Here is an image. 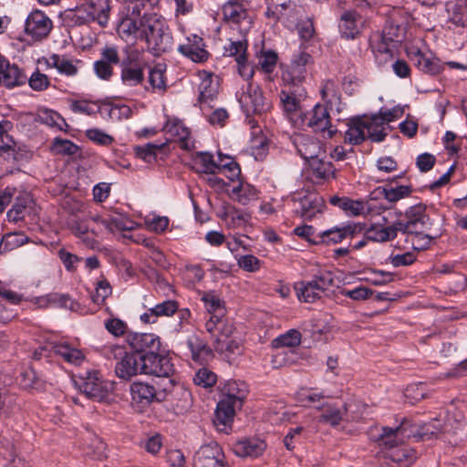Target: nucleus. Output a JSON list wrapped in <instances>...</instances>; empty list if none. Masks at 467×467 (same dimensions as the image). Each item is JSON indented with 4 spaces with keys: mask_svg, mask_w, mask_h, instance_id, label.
<instances>
[{
    "mask_svg": "<svg viewBox=\"0 0 467 467\" xmlns=\"http://www.w3.org/2000/svg\"><path fill=\"white\" fill-rule=\"evenodd\" d=\"M244 382L228 381L223 388L224 397L215 410L213 424L220 432L228 433L232 429L235 409H240L247 395Z\"/></svg>",
    "mask_w": 467,
    "mask_h": 467,
    "instance_id": "nucleus-1",
    "label": "nucleus"
},
{
    "mask_svg": "<svg viewBox=\"0 0 467 467\" xmlns=\"http://www.w3.org/2000/svg\"><path fill=\"white\" fill-rule=\"evenodd\" d=\"M146 33L142 35V40H145L148 48L150 49L155 56L168 52L172 49V36L166 26L165 22L156 14L148 20L146 24Z\"/></svg>",
    "mask_w": 467,
    "mask_h": 467,
    "instance_id": "nucleus-2",
    "label": "nucleus"
},
{
    "mask_svg": "<svg viewBox=\"0 0 467 467\" xmlns=\"http://www.w3.org/2000/svg\"><path fill=\"white\" fill-rule=\"evenodd\" d=\"M155 14H140L138 5H134L131 10H128L127 15L121 17L118 24L117 32L119 36L129 41L132 38L142 40V35L146 33V24L150 16Z\"/></svg>",
    "mask_w": 467,
    "mask_h": 467,
    "instance_id": "nucleus-3",
    "label": "nucleus"
},
{
    "mask_svg": "<svg viewBox=\"0 0 467 467\" xmlns=\"http://www.w3.org/2000/svg\"><path fill=\"white\" fill-rule=\"evenodd\" d=\"M223 20L233 29H236L242 36H245L251 29L253 19L246 5L241 0H230L222 8Z\"/></svg>",
    "mask_w": 467,
    "mask_h": 467,
    "instance_id": "nucleus-4",
    "label": "nucleus"
},
{
    "mask_svg": "<svg viewBox=\"0 0 467 467\" xmlns=\"http://www.w3.org/2000/svg\"><path fill=\"white\" fill-rule=\"evenodd\" d=\"M301 121L302 125L328 139H331L337 132L336 129H332L331 117L326 105L317 104L307 114L304 115Z\"/></svg>",
    "mask_w": 467,
    "mask_h": 467,
    "instance_id": "nucleus-5",
    "label": "nucleus"
},
{
    "mask_svg": "<svg viewBox=\"0 0 467 467\" xmlns=\"http://www.w3.org/2000/svg\"><path fill=\"white\" fill-rule=\"evenodd\" d=\"M110 12V0H88L76 10L77 20L82 24L98 22L100 26L107 25Z\"/></svg>",
    "mask_w": 467,
    "mask_h": 467,
    "instance_id": "nucleus-6",
    "label": "nucleus"
},
{
    "mask_svg": "<svg viewBox=\"0 0 467 467\" xmlns=\"http://www.w3.org/2000/svg\"><path fill=\"white\" fill-rule=\"evenodd\" d=\"M292 83L285 84L279 93L280 103L285 114L291 115L302 110V103L307 97L306 88L296 83L292 78Z\"/></svg>",
    "mask_w": 467,
    "mask_h": 467,
    "instance_id": "nucleus-7",
    "label": "nucleus"
},
{
    "mask_svg": "<svg viewBox=\"0 0 467 467\" xmlns=\"http://www.w3.org/2000/svg\"><path fill=\"white\" fill-rule=\"evenodd\" d=\"M193 467H230L221 446L212 441L202 445L193 457Z\"/></svg>",
    "mask_w": 467,
    "mask_h": 467,
    "instance_id": "nucleus-8",
    "label": "nucleus"
},
{
    "mask_svg": "<svg viewBox=\"0 0 467 467\" xmlns=\"http://www.w3.org/2000/svg\"><path fill=\"white\" fill-rule=\"evenodd\" d=\"M142 372L158 378H170L175 374V368L168 355L155 352L152 355L142 356Z\"/></svg>",
    "mask_w": 467,
    "mask_h": 467,
    "instance_id": "nucleus-9",
    "label": "nucleus"
},
{
    "mask_svg": "<svg viewBox=\"0 0 467 467\" xmlns=\"http://www.w3.org/2000/svg\"><path fill=\"white\" fill-rule=\"evenodd\" d=\"M78 388L88 399L99 402L107 400L111 391L110 383L102 380L97 371L88 372L81 379Z\"/></svg>",
    "mask_w": 467,
    "mask_h": 467,
    "instance_id": "nucleus-10",
    "label": "nucleus"
},
{
    "mask_svg": "<svg viewBox=\"0 0 467 467\" xmlns=\"http://www.w3.org/2000/svg\"><path fill=\"white\" fill-rule=\"evenodd\" d=\"M127 342L140 356H149L161 352V341L160 337L151 333H131L127 337Z\"/></svg>",
    "mask_w": 467,
    "mask_h": 467,
    "instance_id": "nucleus-11",
    "label": "nucleus"
},
{
    "mask_svg": "<svg viewBox=\"0 0 467 467\" xmlns=\"http://www.w3.org/2000/svg\"><path fill=\"white\" fill-rule=\"evenodd\" d=\"M239 100L247 115H261L269 109L261 88L252 84L248 85L247 90L242 94Z\"/></svg>",
    "mask_w": 467,
    "mask_h": 467,
    "instance_id": "nucleus-12",
    "label": "nucleus"
},
{
    "mask_svg": "<svg viewBox=\"0 0 467 467\" xmlns=\"http://www.w3.org/2000/svg\"><path fill=\"white\" fill-rule=\"evenodd\" d=\"M297 153L306 161L325 154L322 143L316 138L303 133H296L291 137Z\"/></svg>",
    "mask_w": 467,
    "mask_h": 467,
    "instance_id": "nucleus-13",
    "label": "nucleus"
},
{
    "mask_svg": "<svg viewBox=\"0 0 467 467\" xmlns=\"http://www.w3.org/2000/svg\"><path fill=\"white\" fill-rule=\"evenodd\" d=\"M401 31L402 28L399 25L395 24L392 19H388L381 33L374 36L378 41L375 49L382 54L390 53V48L402 41Z\"/></svg>",
    "mask_w": 467,
    "mask_h": 467,
    "instance_id": "nucleus-14",
    "label": "nucleus"
},
{
    "mask_svg": "<svg viewBox=\"0 0 467 467\" xmlns=\"http://www.w3.org/2000/svg\"><path fill=\"white\" fill-rule=\"evenodd\" d=\"M52 26L51 19L45 13L36 10L27 16L25 31L34 39L41 40L48 36Z\"/></svg>",
    "mask_w": 467,
    "mask_h": 467,
    "instance_id": "nucleus-15",
    "label": "nucleus"
},
{
    "mask_svg": "<svg viewBox=\"0 0 467 467\" xmlns=\"http://www.w3.org/2000/svg\"><path fill=\"white\" fill-rule=\"evenodd\" d=\"M401 426L396 428L374 426L369 430V437L379 446L389 451L401 442Z\"/></svg>",
    "mask_w": 467,
    "mask_h": 467,
    "instance_id": "nucleus-16",
    "label": "nucleus"
},
{
    "mask_svg": "<svg viewBox=\"0 0 467 467\" xmlns=\"http://www.w3.org/2000/svg\"><path fill=\"white\" fill-rule=\"evenodd\" d=\"M120 62L118 48L107 46L101 51V58L94 63L96 75L104 80H109L113 75V65Z\"/></svg>",
    "mask_w": 467,
    "mask_h": 467,
    "instance_id": "nucleus-17",
    "label": "nucleus"
},
{
    "mask_svg": "<svg viewBox=\"0 0 467 467\" xmlns=\"http://www.w3.org/2000/svg\"><path fill=\"white\" fill-rule=\"evenodd\" d=\"M293 200L299 202V208L296 209V213L306 220H311L317 213H321L325 208V201L317 193H306L302 197H294Z\"/></svg>",
    "mask_w": 467,
    "mask_h": 467,
    "instance_id": "nucleus-18",
    "label": "nucleus"
},
{
    "mask_svg": "<svg viewBox=\"0 0 467 467\" xmlns=\"http://www.w3.org/2000/svg\"><path fill=\"white\" fill-rule=\"evenodd\" d=\"M362 16L356 10H346L340 16L338 30L342 38L356 39L361 34Z\"/></svg>",
    "mask_w": 467,
    "mask_h": 467,
    "instance_id": "nucleus-19",
    "label": "nucleus"
},
{
    "mask_svg": "<svg viewBox=\"0 0 467 467\" xmlns=\"http://www.w3.org/2000/svg\"><path fill=\"white\" fill-rule=\"evenodd\" d=\"M142 356L136 353H127L122 359L118 361L115 366V373L118 378L130 380L131 378L143 374L142 372Z\"/></svg>",
    "mask_w": 467,
    "mask_h": 467,
    "instance_id": "nucleus-20",
    "label": "nucleus"
},
{
    "mask_svg": "<svg viewBox=\"0 0 467 467\" xmlns=\"http://www.w3.org/2000/svg\"><path fill=\"white\" fill-rule=\"evenodd\" d=\"M179 51L195 63H203L209 58V52L205 49L203 39L193 35L187 38V43L179 47Z\"/></svg>",
    "mask_w": 467,
    "mask_h": 467,
    "instance_id": "nucleus-21",
    "label": "nucleus"
},
{
    "mask_svg": "<svg viewBox=\"0 0 467 467\" xmlns=\"http://www.w3.org/2000/svg\"><path fill=\"white\" fill-rule=\"evenodd\" d=\"M145 64L133 61L130 58L123 59L121 62L120 78L124 85L136 87L144 80Z\"/></svg>",
    "mask_w": 467,
    "mask_h": 467,
    "instance_id": "nucleus-22",
    "label": "nucleus"
},
{
    "mask_svg": "<svg viewBox=\"0 0 467 467\" xmlns=\"http://www.w3.org/2000/svg\"><path fill=\"white\" fill-rule=\"evenodd\" d=\"M266 446L264 440L252 437L236 441L234 446V451L235 454L240 457L256 458L264 453Z\"/></svg>",
    "mask_w": 467,
    "mask_h": 467,
    "instance_id": "nucleus-23",
    "label": "nucleus"
},
{
    "mask_svg": "<svg viewBox=\"0 0 467 467\" xmlns=\"http://www.w3.org/2000/svg\"><path fill=\"white\" fill-rule=\"evenodd\" d=\"M208 333L214 337V345L234 337L235 329L234 325L229 323L225 317L218 319H208L205 323Z\"/></svg>",
    "mask_w": 467,
    "mask_h": 467,
    "instance_id": "nucleus-24",
    "label": "nucleus"
},
{
    "mask_svg": "<svg viewBox=\"0 0 467 467\" xmlns=\"http://www.w3.org/2000/svg\"><path fill=\"white\" fill-rule=\"evenodd\" d=\"M355 234V227L350 224L344 227H334L326 230L317 235V239L313 241L315 244H337L341 243L348 236H353Z\"/></svg>",
    "mask_w": 467,
    "mask_h": 467,
    "instance_id": "nucleus-25",
    "label": "nucleus"
},
{
    "mask_svg": "<svg viewBox=\"0 0 467 467\" xmlns=\"http://www.w3.org/2000/svg\"><path fill=\"white\" fill-rule=\"evenodd\" d=\"M163 130L171 137L178 138L181 149L191 150L193 148V142L190 138L191 131L181 120H168Z\"/></svg>",
    "mask_w": 467,
    "mask_h": 467,
    "instance_id": "nucleus-26",
    "label": "nucleus"
},
{
    "mask_svg": "<svg viewBox=\"0 0 467 467\" xmlns=\"http://www.w3.org/2000/svg\"><path fill=\"white\" fill-rule=\"evenodd\" d=\"M179 304L175 300H166L148 309L140 316L145 324H155L160 317H171L177 312Z\"/></svg>",
    "mask_w": 467,
    "mask_h": 467,
    "instance_id": "nucleus-27",
    "label": "nucleus"
},
{
    "mask_svg": "<svg viewBox=\"0 0 467 467\" xmlns=\"http://www.w3.org/2000/svg\"><path fill=\"white\" fill-rule=\"evenodd\" d=\"M202 80L199 84V97L198 102L200 104L213 101L219 92V82L212 73H207L205 71L201 75Z\"/></svg>",
    "mask_w": 467,
    "mask_h": 467,
    "instance_id": "nucleus-28",
    "label": "nucleus"
},
{
    "mask_svg": "<svg viewBox=\"0 0 467 467\" xmlns=\"http://www.w3.org/2000/svg\"><path fill=\"white\" fill-rule=\"evenodd\" d=\"M34 201L29 193L18 195L6 216L9 222L17 223L24 220L26 214H29L33 209Z\"/></svg>",
    "mask_w": 467,
    "mask_h": 467,
    "instance_id": "nucleus-29",
    "label": "nucleus"
},
{
    "mask_svg": "<svg viewBox=\"0 0 467 467\" xmlns=\"http://www.w3.org/2000/svg\"><path fill=\"white\" fill-rule=\"evenodd\" d=\"M384 458L390 461L393 465L398 467H409L417 458L414 450L404 445H398L384 452Z\"/></svg>",
    "mask_w": 467,
    "mask_h": 467,
    "instance_id": "nucleus-30",
    "label": "nucleus"
},
{
    "mask_svg": "<svg viewBox=\"0 0 467 467\" xmlns=\"http://www.w3.org/2000/svg\"><path fill=\"white\" fill-rule=\"evenodd\" d=\"M363 117L357 116L348 120L344 140L351 145H359L367 140Z\"/></svg>",
    "mask_w": 467,
    "mask_h": 467,
    "instance_id": "nucleus-31",
    "label": "nucleus"
},
{
    "mask_svg": "<svg viewBox=\"0 0 467 467\" xmlns=\"http://www.w3.org/2000/svg\"><path fill=\"white\" fill-rule=\"evenodd\" d=\"M307 163L312 175L316 179L327 181L335 177L336 169L331 161L326 160V153L314 158Z\"/></svg>",
    "mask_w": 467,
    "mask_h": 467,
    "instance_id": "nucleus-32",
    "label": "nucleus"
},
{
    "mask_svg": "<svg viewBox=\"0 0 467 467\" xmlns=\"http://www.w3.org/2000/svg\"><path fill=\"white\" fill-rule=\"evenodd\" d=\"M409 56L414 65L425 73L437 75L442 70V66L440 64L439 59L430 58L419 49L411 51Z\"/></svg>",
    "mask_w": 467,
    "mask_h": 467,
    "instance_id": "nucleus-33",
    "label": "nucleus"
},
{
    "mask_svg": "<svg viewBox=\"0 0 467 467\" xmlns=\"http://www.w3.org/2000/svg\"><path fill=\"white\" fill-rule=\"evenodd\" d=\"M362 117L363 122L367 126L365 128L367 139L372 142L383 141L388 133L386 132V126L382 123L381 119L376 117V115H371L370 117L364 115Z\"/></svg>",
    "mask_w": 467,
    "mask_h": 467,
    "instance_id": "nucleus-34",
    "label": "nucleus"
},
{
    "mask_svg": "<svg viewBox=\"0 0 467 467\" xmlns=\"http://www.w3.org/2000/svg\"><path fill=\"white\" fill-rule=\"evenodd\" d=\"M27 80L26 74L15 64L10 63L0 74V86L7 88L24 85Z\"/></svg>",
    "mask_w": 467,
    "mask_h": 467,
    "instance_id": "nucleus-35",
    "label": "nucleus"
},
{
    "mask_svg": "<svg viewBox=\"0 0 467 467\" xmlns=\"http://www.w3.org/2000/svg\"><path fill=\"white\" fill-rule=\"evenodd\" d=\"M185 343L191 351L192 360L195 362L202 364L208 357L213 355L211 348L197 335L190 336Z\"/></svg>",
    "mask_w": 467,
    "mask_h": 467,
    "instance_id": "nucleus-36",
    "label": "nucleus"
},
{
    "mask_svg": "<svg viewBox=\"0 0 467 467\" xmlns=\"http://www.w3.org/2000/svg\"><path fill=\"white\" fill-rule=\"evenodd\" d=\"M130 393L134 401L150 404L153 400L157 401V389L154 386L137 381L130 385Z\"/></svg>",
    "mask_w": 467,
    "mask_h": 467,
    "instance_id": "nucleus-37",
    "label": "nucleus"
},
{
    "mask_svg": "<svg viewBox=\"0 0 467 467\" xmlns=\"http://www.w3.org/2000/svg\"><path fill=\"white\" fill-rule=\"evenodd\" d=\"M172 409L178 415H182L190 410L192 405V392L182 386L178 385L171 397Z\"/></svg>",
    "mask_w": 467,
    "mask_h": 467,
    "instance_id": "nucleus-38",
    "label": "nucleus"
},
{
    "mask_svg": "<svg viewBox=\"0 0 467 467\" xmlns=\"http://www.w3.org/2000/svg\"><path fill=\"white\" fill-rule=\"evenodd\" d=\"M205 308L210 315L209 319H218L225 317V307L223 302L214 292H205L202 296Z\"/></svg>",
    "mask_w": 467,
    "mask_h": 467,
    "instance_id": "nucleus-39",
    "label": "nucleus"
},
{
    "mask_svg": "<svg viewBox=\"0 0 467 467\" xmlns=\"http://www.w3.org/2000/svg\"><path fill=\"white\" fill-rule=\"evenodd\" d=\"M413 192L411 184L379 187L374 192L381 193L389 202H396L405 197L410 196Z\"/></svg>",
    "mask_w": 467,
    "mask_h": 467,
    "instance_id": "nucleus-40",
    "label": "nucleus"
},
{
    "mask_svg": "<svg viewBox=\"0 0 467 467\" xmlns=\"http://www.w3.org/2000/svg\"><path fill=\"white\" fill-rule=\"evenodd\" d=\"M315 408L321 410L319 416L321 422L337 426L343 419L344 411L333 404L322 403V405H316Z\"/></svg>",
    "mask_w": 467,
    "mask_h": 467,
    "instance_id": "nucleus-41",
    "label": "nucleus"
},
{
    "mask_svg": "<svg viewBox=\"0 0 467 467\" xmlns=\"http://www.w3.org/2000/svg\"><path fill=\"white\" fill-rule=\"evenodd\" d=\"M47 65L66 76H75L78 73V67L66 56L53 54L47 59Z\"/></svg>",
    "mask_w": 467,
    "mask_h": 467,
    "instance_id": "nucleus-42",
    "label": "nucleus"
},
{
    "mask_svg": "<svg viewBox=\"0 0 467 467\" xmlns=\"http://www.w3.org/2000/svg\"><path fill=\"white\" fill-rule=\"evenodd\" d=\"M295 290L298 299L305 303H314L321 298V292L313 282H299L295 285Z\"/></svg>",
    "mask_w": 467,
    "mask_h": 467,
    "instance_id": "nucleus-43",
    "label": "nucleus"
},
{
    "mask_svg": "<svg viewBox=\"0 0 467 467\" xmlns=\"http://www.w3.org/2000/svg\"><path fill=\"white\" fill-rule=\"evenodd\" d=\"M101 224L111 233L132 231L135 228V223L121 214L109 215L105 220H101Z\"/></svg>",
    "mask_w": 467,
    "mask_h": 467,
    "instance_id": "nucleus-44",
    "label": "nucleus"
},
{
    "mask_svg": "<svg viewBox=\"0 0 467 467\" xmlns=\"http://www.w3.org/2000/svg\"><path fill=\"white\" fill-rule=\"evenodd\" d=\"M330 204L339 207L341 210L350 215H359L362 213L364 205L360 201H354L348 197H339L337 195L329 198Z\"/></svg>",
    "mask_w": 467,
    "mask_h": 467,
    "instance_id": "nucleus-45",
    "label": "nucleus"
},
{
    "mask_svg": "<svg viewBox=\"0 0 467 467\" xmlns=\"http://www.w3.org/2000/svg\"><path fill=\"white\" fill-rule=\"evenodd\" d=\"M168 140L162 143H146L134 147L136 156L146 162H152L156 161L157 152L162 150L167 145Z\"/></svg>",
    "mask_w": 467,
    "mask_h": 467,
    "instance_id": "nucleus-46",
    "label": "nucleus"
},
{
    "mask_svg": "<svg viewBox=\"0 0 467 467\" xmlns=\"http://www.w3.org/2000/svg\"><path fill=\"white\" fill-rule=\"evenodd\" d=\"M232 196L235 198L237 202L245 205L250 201L257 198V191L253 185L239 182L236 186L233 187Z\"/></svg>",
    "mask_w": 467,
    "mask_h": 467,
    "instance_id": "nucleus-47",
    "label": "nucleus"
},
{
    "mask_svg": "<svg viewBox=\"0 0 467 467\" xmlns=\"http://www.w3.org/2000/svg\"><path fill=\"white\" fill-rule=\"evenodd\" d=\"M149 83L153 92H164L167 88L165 67L158 64L149 70Z\"/></svg>",
    "mask_w": 467,
    "mask_h": 467,
    "instance_id": "nucleus-48",
    "label": "nucleus"
},
{
    "mask_svg": "<svg viewBox=\"0 0 467 467\" xmlns=\"http://www.w3.org/2000/svg\"><path fill=\"white\" fill-rule=\"evenodd\" d=\"M54 351L62 357L65 361L78 365L84 360V355L77 348H71L67 344H59L54 347Z\"/></svg>",
    "mask_w": 467,
    "mask_h": 467,
    "instance_id": "nucleus-49",
    "label": "nucleus"
},
{
    "mask_svg": "<svg viewBox=\"0 0 467 467\" xmlns=\"http://www.w3.org/2000/svg\"><path fill=\"white\" fill-rule=\"evenodd\" d=\"M393 234L392 230H389V227L380 224H372L365 232L367 240L381 243L393 240Z\"/></svg>",
    "mask_w": 467,
    "mask_h": 467,
    "instance_id": "nucleus-50",
    "label": "nucleus"
},
{
    "mask_svg": "<svg viewBox=\"0 0 467 467\" xmlns=\"http://www.w3.org/2000/svg\"><path fill=\"white\" fill-rule=\"evenodd\" d=\"M36 120L49 127L57 128L59 130H63L62 124L67 126L65 119L57 112L51 109L40 110Z\"/></svg>",
    "mask_w": 467,
    "mask_h": 467,
    "instance_id": "nucleus-51",
    "label": "nucleus"
},
{
    "mask_svg": "<svg viewBox=\"0 0 467 467\" xmlns=\"http://www.w3.org/2000/svg\"><path fill=\"white\" fill-rule=\"evenodd\" d=\"M196 166H199L198 171L207 174H217L218 166L213 156L209 152H199L194 160Z\"/></svg>",
    "mask_w": 467,
    "mask_h": 467,
    "instance_id": "nucleus-52",
    "label": "nucleus"
},
{
    "mask_svg": "<svg viewBox=\"0 0 467 467\" xmlns=\"http://www.w3.org/2000/svg\"><path fill=\"white\" fill-rule=\"evenodd\" d=\"M408 222L418 223L421 225H427L429 216L426 213V206L422 203L411 206L405 213Z\"/></svg>",
    "mask_w": 467,
    "mask_h": 467,
    "instance_id": "nucleus-53",
    "label": "nucleus"
},
{
    "mask_svg": "<svg viewBox=\"0 0 467 467\" xmlns=\"http://www.w3.org/2000/svg\"><path fill=\"white\" fill-rule=\"evenodd\" d=\"M301 342V333L296 329H290L286 333L279 336L273 341L275 348L279 347H296Z\"/></svg>",
    "mask_w": 467,
    "mask_h": 467,
    "instance_id": "nucleus-54",
    "label": "nucleus"
},
{
    "mask_svg": "<svg viewBox=\"0 0 467 467\" xmlns=\"http://www.w3.org/2000/svg\"><path fill=\"white\" fill-rule=\"evenodd\" d=\"M404 395L411 403L418 402L428 397L427 386L422 382L410 384L405 389Z\"/></svg>",
    "mask_w": 467,
    "mask_h": 467,
    "instance_id": "nucleus-55",
    "label": "nucleus"
},
{
    "mask_svg": "<svg viewBox=\"0 0 467 467\" xmlns=\"http://www.w3.org/2000/svg\"><path fill=\"white\" fill-rule=\"evenodd\" d=\"M217 380V376L215 373H213L212 370L202 368H200L194 378L193 381L197 386L202 387V388H211L213 387Z\"/></svg>",
    "mask_w": 467,
    "mask_h": 467,
    "instance_id": "nucleus-56",
    "label": "nucleus"
},
{
    "mask_svg": "<svg viewBox=\"0 0 467 467\" xmlns=\"http://www.w3.org/2000/svg\"><path fill=\"white\" fill-rule=\"evenodd\" d=\"M53 150L57 154L72 156L78 150V146L68 140L56 138L52 145Z\"/></svg>",
    "mask_w": 467,
    "mask_h": 467,
    "instance_id": "nucleus-57",
    "label": "nucleus"
},
{
    "mask_svg": "<svg viewBox=\"0 0 467 467\" xmlns=\"http://www.w3.org/2000/svg\"><path fill=\"white\" fill-rule=\"evenodd\" d=\"M312 62V57L306 52H300L295 56L291 63V70L293 74H296V78L305 72V67ZM296 77L294 78V79Z\"/></svg>",
    "mask_w": 467,
    "mask_h": 467,
    "instance_id": "nucleus-58",
    "label": "nucleus"
},
{
    "mask_svg": "<svg viewBox=\"0 0 467 467\" xmlns=\"http://www.w3.org/2000/svg\"><path fill=\"white\" fill-rule=\"evenodd\" d=\"M311 281L317 288L323 293L330 286L334 285V275L330 271H321L317 275H315Z\"/></svg>",
    "mask_w": 467,
    "mask_h": 467,
    "instance_id": "nucleus-59",
    "label": "nucleus"
},
{
    "mask_svg": "<svg viewBox=\"0 0 467 467\" xmlns=\"http://www.w3.org/2000/svg\"><path fill=\"white\" fill-rule=\"evenodd\" d=\"M161 379L162 383H157V401L164 400L168 394L172 396L174 389L178 387L173 377Z\"/></svg>",
    "mask_w": 467,
    "mask_h": 467,
    "instance_id": "nucleus-60",
    "label": "nucleus"
},
{
    "mask_svg": "<svg viewBox=\"0 0 467 467\" xmlns=\"http://www.w3.org/2000/svg\"><path fill=\"white\" fill-rule=\"evenodd\" d=\"M86 137L91 141L102 146H109L114 141L112 136L96 128L88 130L86 131Z\"/></svg>",
    "mask_w": 467,
    "mask_h": 467,
    "instance_id": "nucleus-61",
    "label": "nucleus"
},
{
    "mask_svg": "<svg viewBox=\"0 0 467 467\" xmlns=\"http://www.w3.org/2000/svg\"><path fill=\"white\" fill-rule=\"evenodd\" d=\"M28 84L32 89H34L36 91H43V90H46L49 87L50 80H49V78L46 74L41 73L37 69L28 78Z\"/></svg>",
    "mask_w": 467,
    "mask_h": 467,
    "instance_id": "nucleus-62",
    "label": "nucleus"
},
{
    "mask_svg": "<svg viewBox=\"0 0 467 467\" xmlns=\"http://www.w3.org/2000/svg\"><path fill=\"white\" fill-rule=\"evenodd\" d=\"M72 111L76 113H83L88 116L100 112L101 109L96 103H90L87 100H75L71 104Z\"/></svg>",
    "mask_w": 467,
    "mask_h": 467,
    "instance_id": "nucleus-63",
    "label": "nucleus"
},
{
    "mask_svg": "<svg viewBox=\"0 0 467 467\" xmlns=\"http://www.w3.org/2000/svg\"><path fill=\"white\" fill-rule=\"evenodd\" d=\"M247 41L245 39L230 41L228 46L224 47V55L235 57V60L239 56H246Z\"/></svg>",
    "mask_w": 467,
    "mask_h": 467,
    "instance_id": "nucleus-64",
    "label": "nucleus"
}]
</instances>
